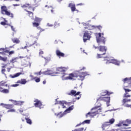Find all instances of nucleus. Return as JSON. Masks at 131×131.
Instances as JSON below:
<instances>
[{"label":"nucleus","mask_w":131,"mask_h":131,"mask_svg":"<svg viewBox=\"0 0 131 131\" xmlns=\"http://www.w3.org/2000/svg\"><path fill=\"white\" fill-rule=\"evenodd\" d=\"M88 75V72H77L75 74L71 73L69 74L68 77V80H72L73 78H74V77H76V78H77L79 80H83L85 77Z\"/></svg>","instance_id":"1"},{"label":"nucleus","mask_w":131,"mask_h":131,"mask_svg":"<svg viewBox=\"0 0 131 131\" xmlns=\"http://www.w3.org/2000/svg\"><path fill=\"white\" fill-rule=\"evenodd\" d=\"M112 94H113V93L109 92L107 90L103 91L101 93V96L97 99V101H104V102H106L107 104H108V103H110V97H105V96H106V95L110 96Z\"/></svg>","instance_id":"2"},{"label":"nucleus","mask_w":131,"mask_h":131,"mask_svg":"<svg viewBox=\"0 0 131 131\" xmlns=\"http://www.w3.org/2000/svg\"><path fill=\"white\" fill-rule=\"evenodd\" d=\"M100 107H101V106H97L93 107L91 112H89L86 114V117H89V116L90 117H95V116L98 115L100 112H101L102 109L100 108Z\"/></svg>","instance_id":"3"},{"label":"nucleus","mask_w":131,"mask_h":131,"mask_svg":"<svg viewBox=\"0 0 131 131\" xmlns=\"http://www.w3.org/2000/svg\"><path fill=\"white\" fill-rule=\"evenodd\" d=\"M96 40L98 45H105L106 42V38L104 37V34L101 33H97L96 34Z\"/></svg>","instance_id":"4"},{"label":"nucleus","mask_w":131,"mask_h":131,"mask_svg":"<svg viewBox=\"0 0 131 131\" xmlns=\"http://www.w3.org/2000/svg\"><path fill=\"white\" fill-rule=\"evenodd\" d=\"M1 13L2 15H6V16H9L10 18H14V14L11 13V12L8 10V8L6 6H1Z\"/></svg>","instance_id":"5"},{"label":"nucleus","mask_w":131,"mask_h":131,"mask_svg":"<svg viewBox=\"0 0 131 131\" xmlns=\"http://www.w3.org/2000/svg\"><path fill=\"white\" fill-rule=\"evenodd\" d=\"M130 88L131 85L128 86H124V88H123V90L125 91V93L123 95V98H130L131 95L128 94V92H131V90L126 89L125 88Z\"/></svg>","instance_id":"6"},{"label":"nucleus","mask_w":131,"mask_h":131,"mask_svg":"<svg viewBox=\"0 0 131 131\" xmlns=\"http://www.w3.org/2000/svg\"><path fill=\"white\" fill-rule=\"evenodd\" d=\"M66 70H67V68L65 67H59L56 69V72H55V75L56 74H62L64 73V72H66Z\"/></svg>","instance_id":"7"},{"label":"nucleus","mask_w":131,"mask_h":131,"mask_svg":"<svg viewBox=\"0 0 131 131\" xmlns=\"http://www.w3.org/2000/svg\"><path fill=\"white\" fill-rule=\"evenodd\" d=\"M68 7L70 8L71 12L73 13L75 11L77 12V13H79V10H78V9H76V6L74 3H69Z\"/></svg>","instance_id":"8"},{"label":"nucleus","mask_w":131,"mask_h":131,"mask_svg":"<svg viewBox=\"0 0 131 131\" xmlns=\"http://www.w3.org/2000/svg\"><path fill=\"white\" fill-rule=\"evenodd\" d=\"M34 102V105L35 107H37V108H39L40 109H41L42 107V103H41V101H40L37 99H35Z\"/></svg>","instance_id":"9"},{"label":"nucleus","mask_w":131,"mask_h":131,"mask_svg":"<svg viewBox=\"0 0 131 131\" xmlns=\"http://www.w3.org/2000/svg\"><path fill=\"white\" fill-rule=\"evenodd\" d=\"M91 38V34L89 33V32H85L83 35V41L86 42L87 40H90Z\"/></svg>","instance_id":"10"},{"label":"nucleus","mask_w":131,"mask_h":131,"mask_svg":"<svg viewBox=\"0 0 131 131\" xmlns=\"http://www.w3.org/2000/svg\"><path fill=\"white\" fill-rule=\"evenodd\" d=\"M95 49H98L99 52L105 53L107 52V47L106 46H99V47H94Z\"/></svg>","instance_id":"11"},{"label":"nucleus","mask_w":131,"mask_h":131,"mask_svg":"<svg viewBox=\"0 0 131 131\" xmlns=\"http://www.w3.org/2000/svg\"><path fill=\"white\" fill-rule=\"evenodd\" d=\"M108 63H112V64H115V65H117V66H119L120 65V61L116 60V59H107V61L106 62V64Z\"/></svg>","instance_id":"12"},{"label":"nucleus","mask_w":131,"mask_h":131,"mask_svg":"<svg viewBox=\"0 0 131 131\" xmlns=\"http://www.w3.org/2000/svg\"><path fill=\"white\" fill-rule=\"evenodd\" d=\"M21 8H23V9H25L26 8H28V9L30 10V11H32V12H34V10H35L34 7H32L31 6V5L29 4H26L23 5V6H21Z\"/></svg>","instance_id":"13"},{"label":"nucleus","mask_w":131,"mask_h":131,"mask_svg":"<svg viewBox=\"0 0 131 131\" xmlns=\"http://www.w3.org/2000/svg\"><path fill=\"white\" fill-rule=\"evenodd\" d=\"M0 105L1 106H2L3 108H6V109H12V108L14 107V105H13V104L1 103Z\"/></svg>","instance_id":"14"},{"label":"nucleus","mask_w":131,"mask_h":131,"mask_svg":"<svg viewBox=\"0 0 131 131\" xmlns=\"http://www.w3.org/2000/svg\"><path fill=\"white\" fill-rule=\"evenodd\" d=\"M44 74H46L47 75H51L52 76H56V74H55V72H53L52 70H49L45 71L44 72Z\"/></svg>","instance_id":"15"},{"label":"nucleus","mask_w":131,"mask_h":131,"mask_svg":"<svg viewBox=\"0 0 131 131\" xmlns=\"http://www.w3.org/2000/svg\"><path fill=\"white\" fill-rule=\"evenodd\" d=\"M80 94V92H76L75 90H71L70 93L68 94L69 96H78Z\"/></svg>","instance_id":"16"},{"label":"nucleus","mask_w":131,"mask_h":131,"mask_svg":"<svg viewBox=\"0 0 131 131\" xmlns=\"http://www.w3.org/2000/svg\"><path fill=\"white\" fill-rule=\"evenodd\" d=\"M56 54L57 57H59V58H61V57L64 58V57H65V54H64L62 52H61L59 50H57L56 51Z\"/></svg>","instance_id":"17"},{"label":"nucleus","mask_w":131,"mask_h":131,"mask_svg":"<svg viewBox=\"0 0 131 131\" xmlns=\"http://www.w3.org/2000/svg\"><path fill=\"white\" fill-rule=\"evenodd\" d=\"M122 102L123 103V105H124V106H125V105H127V103L131 102V99L127 98H124V99H123Z\"/></svg>","instance_id":"18"},{"label":"nucleus","mask_w":131,"mask_h":131,"mask_svg":"<svg viewBox=\"0 0 131 131\" xmlns=\"http://www.w3.org/2000/svg\"><path fill=\"white\" fill-rule=\"evenodd\" d=\"M61 78L62 80H68V74L66 72L61 74Z\"/></svg>","instance_id":"19"},{"label":"nucleus","mask_w":131,"mask_h":131,"mask_svg":"<svg viewBox=\"0 0 131 131\" xmlns=\"http://www.w3.org/2000/svg\"><path fill=\"white\" fill-rule=\"evenodd\" d=\"M124 83H128L131 84V78H125L123 80Z\"/></svg>","instance_id":"20"},{"label":"nucleus","mask_w":131,"mask_h":131,"mask_svg":"<svg viewBox=\"0 0 131 131\" xmlns=\"http://www.w3.org/2000/svg\"><path fill=\"white\" fill-rule=\"evenodd\" d=\"M27 82V81L25 79H21L19 80L16 82V83H20V84H26Z\"/></svg>","instance_id":"21"},{"label":"nucleus","mask_w":131,"mask_h":131,"mask_svg":"<svg viewBox=\"0 0 131 131\" xmlns=\"http://www.w3.org/2000/svg\"><path fill=\"white\" fill-rule=\"evenodd\" d=\"M84 29H89V30H92L93 28H92V26L90 25L89 24H84Z\"/></svg>","instance_id":"22"},{"label":"nucleus","mask_w":131,"mask_h":131,"mask_svg":"<svg viewBox=\"0 0 131 131\" xmlns=\"http://www.w3.org/2000/svg\"><path fill=\"white\" fill-rule=\"evenodd\" d=\"M92 29H98L101 31V30L103 28V27L102 26L99 25V26H92Z\"/></svg>","instance_id":"23"},{"label":"nucleus","mask_w":131,"mask_h":131,"mask_svg":"<svg viewBox=\"0 0 131 131\" xmlns=\"http://www.w3.org/2000/svg\"><path fill=\"white\" fill-rule=\"evenodd\" d=\"M9 101L10 102H14L15 105H22L23 103H24V102L22 101H17L16 100H13V99H10Z\"/></svg>","instance_id":"24"},{"label":"nucleus","mask_w":131,"mask_h":131,"mask_svg":"<svg viewBox=\"0 0 131 131\" xmlns=\"http://www.w3.org/2000/svg\"><path fill=\"white\" fill-rule=\"evenodd\" d=\"M32 77V80H35L36 82H39L40 81V78H37L36 77H33V76H31Z\"/></svg>","instance_id":"25"},{"label":"nucleus","mask_w":131,"mask_h":131,"mask_svg":"<svg viewBox=\"0 0 131 131\" xmlns=\"http://www.w3.org/2000/svg\"><path fill=\"white\" fill-rule=\"evenodd\" d=\"M110 124H109L108 122H105L102 125V128L103 129H105V127H107V126H110Z\"/></svg>","instance_id":"26"},{"label":"nucleus","mask_w":131,"mask_h":131,"mask_svg":"<svg viewBox=\"0 0 131 131\" xmlns=\"http://www.w3.org/2000/svg\"><path fill=\"white\" fill-rule=\"evenodd\" d=\"M11 40L13 43H20V40L17 38H12Z\"/></svg>","instance_id":"27"},{"label":"nucleus","mask_w":131,"mask_h":131,"mask_svg":"<svg viewBox=\"0 0 131 131\" xmlns=\"http://www.w3.org/2000/svg\"><path fill=\"white\" fill-rule=\"evenodd\" d=\"M55 115L59 118H62V117L64 116V114H63L62 112H60L58 114H55Z\"/></svg>","instance_id":"28"},{"label":"nucleus","mask_w":131,"mask_h":131,"mask_svg":"<svg viewBox=\"0 0 131 131\" xmlns=\"http://www.w3.org/2000/svg\"><path fill=\"white\" fill-rule=\"evenodd\" d=\"M74 105H72L71 106H70L69 108H68L64 112H67L68 113H69V112H70L71 111H72V110L73 109H74Z\"/></svg>","instance_id":"29"},{"label":"nucleus","mask_w":131,"mask_h":131,"mask_svg":"<svg viewBox=\"0 0 131 131\" xmlns=\"http://www.w3.org/2000/svg\"><path fill=\"white\" fill-rule=\"evenodd\" d=\"M21 74H22V73H21V72L17 73L14 75H11L10 76H11V78H15L16 77H18V76H20V75H21Z\"/></svg>","instance_id":"30"},{"label":"nucleus","mask_w":131,"mask_h":131,"mask_svg":"<svg viewBox=\"0 0 131 131\" xmlns=\"http://www.w3.org/2000/svg\"><path fill=\"white\" fill-rule=\"evenodd\" d=\"M0 61H3V62H7L8 61V57H2L0 56Z\"/></svg>","instance_id":"31"},{"label":"nucleus","mask_w":131,"mask_h":131,"mask_svg":"<svg viewBox=\"0 0 131 131\" xmlns=\"http://www.w3.org/2000/svg\"><path fill=\"white\" fill-rule=\"evenodd\" d=\"M64 104L67 105L68 104H70V103H68L67 102L64 101H61V104H60V105L62 106V108H66V106L64 105Z\"/></svg>","instance_id":"32"},{"label":"nucleus","mask_w":131,"mask_h":131,"mask_svg":"<svg viewBox=\"0 0 131 131\" xmlns=\"http://www.w3.org/2000/svg\"><path fill=\"white\" fill-rule=\"evenodd\" d=\"M32 46H33V44L29 45V43H28L26 44V46H25L24 47H23L22 49H23V50H25V49H27V48H30V47H32Z\"/></svg>","instance_id":"33"},{"label":"nucleus","mask_w":131,"mask_h":131,"mask_svg":"<svg viewBox=\"0 0 131 131\" xmlns=\"http://www.w3.org/2000/svg\"><path fill=\"white\" fill-rule=\"evenodd\" d=\"M103 55H106V53H103L102 54H97V59H100V58H103Z\"/></svg>","instance_id":"34"},{"label":"nucleus","mask_w":131,"mask_h":131,"mask_svg":"<svg viewBox=\"0 0 131 131\" xmlns=\"http://www.w3.org/2000/svg\"><path fill=\"white\" fill-rule=\"evenodd\" d=\"M34 21L37 23H40L41 21V18H39L38 17H35L34 19Z\"/></svg>","instance_id":"35"},{"label":"nucleus","mask_w":131,"mask_h":131,"mask_svg":"<svg viewBox=\"0 0 131 131\" xmlns=\"http://www.w3.org/2000/svg\"><path fill=\"white\" fill-rule=\"evenodd\" d=\"M108 122L110 125H111V124H113V123L115 122V119H114V118L111 119Z\"/></svg>","instance_id":"36"},{"label":"nucleus","mask_w":131,"mask_h":131,"mask_svg":"<svg viewBox=\"0 0 131 131\" xmlns=\"http://www.w3.org/2000/svg\"><path fill=\"white\" fill-rule=\"evenodd\" d=\"M54 28H58V27H60V24L57 21H55L54 23Z\"/></svg>","instance_id":"37"},{"label":"nucleus","mask_w":131,"mask_h":131,"mask_svg":"<svg viewBox=\"0 0 131 131\" xmlns=\"http://www.w3.org/2000/svg\"><path fill=\"white\" fill-rule=\"evenodd\" d=\"M25 11H26L28 13L29 17H33V13L32 12L28 11L26 9L25 10Z\"/></svg>","instance_id":"38"},{"label":"nucleus","mask_w":131,"mask_h":131,"mask_svg":"<svg viewBox=\"0 0 131 131\" xmlns=\"http://www.w3.org/2000/svg\"><path fill=\"white\" fill-rule=\"evenodd\" d=\"M26 120L27 121V123H28V124H32V121L30 119L27 118H26Z\"/></svg>","instance_id":"39"},{"label":"nucleus","mask_w":131,"mask_h":131,"mask_svg":"<svg viewBox=\"0 0 131 131\" xmlns=\"http://www.w3.org/2000/svg\"><path fill=\"white\" fill-rule=\"evenodd\" d=\"M0 51H3V54L4 53H9V50L5 48H1Z\"/></svg>","instance_id":"40"},{"label":"nucleus","mask_w":131,"mask_h":131,"mask_svg":"<svg viewBox=\"0 0 131 131\" xmlns=\"http://www.w3.org/2000/svg\"><path fill=\"white\" fill-rule=\"evenodd\" d=\"M122 125L124 126H128V124H126V123H121L118 124V126H122Z\"/></svg>","instance_id":"41"},{"label":"nucleus","mask_w":131,"mask_h":131,"mask_svg":"<svg viewBox=\"0 0 131 131\" xmlns=\"http://www.w3.org/2000/svg\"><path fill=\"white\" fill-rule=\"evenodd\" d=\"M91 123V120H84L82 124H84L85 123H87L88 124H90Z\"/></svg>","instance_id":"42"},{"label":"nucleus","mask_w":131,"mask_h":131,"mask_svg":"<svg viewBox=\"0 0 131 131\" xmlns=\"http://www.w3.org/2000/svg\"><path fill=\"white\" fill-rule=\"evenodd\" d=\"M44 59L46 63H48V62H49V61H51V58L48 57H44Z\"/></svg>","instance_id":"43"},{"label":"nucleus","mask_w":131,"mask_h":131,"mask_svg":"<svg viewBox=\"0 0 131 131\" xmlns=\"http://www.w3.org/2000/svg\"><path fill=\"white\" fill-rule=\"evenodd\" d=\"M2 92V93H4V94H9V90L8 89H4Z\"/></svg>","instance_id":"44"},{"label":"nucleus","mask_w":131,"mask_h":131,"mask_svg":"<svg viewBox=\"0 0 131 131\" xmlns=\"http://www.w3.org/2000/svg\"><path fill=\"white\" fill-rule=\"evenodd\" d=\"M33 26L34 27H38L39 24L38 23H33Z\"/></svg>","instance_id":"45"},{"label":"nucleus","mask_w":131,"mask_h":131,"mask_svg":"<svg viewBox=\"0 0 131 131\" xmlns=\"http://www.w3.org/2000/svg\"><path fill=\"white\" fill-rule=\"evenodd\" d=\"M84 129V128L81 127V128H79L78 129H75V130H72V131H83Z\"/></svg>","instance_id":"46"},{"label":"nucleus","mask_w":131,"mask_h":131,"mask_svg":"<svg viewBox=\"0 0 131 131\" xmlns=\"http://www.w3.org/2000/svg\"><path fill=\"white\" fill-rule=\"evenodd\" d=\"M60 104H62V101H57V99H56V102L55 103V105H58Z\"/></svg>","instance_id":"47"},{"label":"nucleus","mask_w":131,"mask_h":131,"mask_svg":"<svg viewBox=\"0 0 131 131\" xmlns=\"http://www.w3.org/2000/svg\"><path fill=\"white\" fill-rule=\"evenodd\" d=\"M8 112H16V110H15V109L11 108L8 111Z\"/></svg>","instance_id":"48"},{"label":"nucleus","mask_w":131,"mask_h":131,"mask_svg":"<svg viewBox=\"0 0 131 131\" xmlns=\"http://www.w3.org/2000/svg\"><path fill=\"white\" fill-rule=\"evenodd\" d=\"M1 25H3V26H5V25H9L8 24H6V23H4V21H2L1 23Z\"/></svg>","instance_id":"49"},{"label":"nucleus","mask_w":131,"mask_h":131,"mask_svg":"<svg viewBox=\"0 0 131 131\" xmlns=\"http://www.w3.org/2000/svg\"><path fill=\"white\" fill-rule=\"evenodd\" d=\"M11 86H12L13 88H17V86H19V84H12L11 85Z\"/></svg>","instance_id":"50"},{"label":"nucleus","mask_w":131,"mask_h":131,"mask_svg":"<svg viewBox=\"0 0 131 131\" xmlns=\"http://www.w3.org/2000/svg\"><path fill=\"white\" fill-rule=\"evenodd\" d=\"M8 54H9V55H13V54H15V51H9Z\"/></svg>","instance_id":"51"},{"label":"nucleus","mask_w":131,"mask_h":131,"mask_svg":"<svg viewBox=\"0 0 131 131\" xmlns=\"http://www.w3.org/2000/svg\"><path fill=\"white\" fill-rule=\"evenodd\" d=\"M82 70H85V67H80V71H82Z\"/></svg>","instance_id":"52"},{"label":"nucleus","mask_w":131,"mask_h":131,"mask_svg":"<svg viewBox=\"0 0 131 131\" xmlns=\"http://www.w3.org/2000/svg\"><path fill=\"white\" fill-rule=\"evenodd\" d=\"M47 26H48L49 27H53V25L52 24L48 23Z\"/></svg>","instance_id":"53"},{"label":"nucleus","mask_w":131,"mask_h":131,"mask_svg":"<svg viewBox=\"0 0 131 131\" xmlns=\"http://www.w3.org/2000/svg\"><path fill=\"white\" fill-rule=\"evenodd\" d=\"M126 122L128 123V124H131V120H126Z\"/></svg>","instance_id":"54"},{"label":"nucleus","mask_w":131,"mask_h":131,"mask_svg":"<svg viewBox=\"0 0 131 131\" xmlns=\"http://www.w3.org/2000/svg\"><path fill=\"white\" fill-rule=\"evenodd\" d=\"M35 74H36V75H40L41 74V72H39L35 73Z\"/></svg>","instance_id":"55"},{"label":"nucleus","mask_w":131,"mask_h":131,"mask_svg":"<svg viewBox=\"0 0 131 131\" xmlns=\"http://www.w3.org/2000/svg\"><path fill=\"white\" fill-rule=\"evenodd\" d=\"M9 26L11 27V29H12V30L13 31H15V28H14V27H13V26H11V25H9Z\"/></svg>","instance_id":"56"},{"label":"nucleus","mask_w":131,"mask_h":131,"mask_svg":"<svg viewBox=\"0 0 131 131\" xmlns=\"http://www.w3.org/2000/svg\"><path fill=\"white\" fill-rule=\"evenodd\" d=\"M5 72H6V69H3L2 70V73H3V74H5Z\"/></svg>","instance_id":"57"},{"label":"nucleus","mask_w":131,"mask_h":131,"mask_svg":"<svg viewBox=\"0 0 131 131\" xmlns=\"http://www.w3.org/2000/svg\"><path fill=\"white\" fill-rule=\"evenodd\" d=\"M125 107H128L131 108V104H125Z\"/></svg>","instance_id":"58"},{"label":"nucleus","mask_w":131,"mask_h":131,"mask_svg":"<svg viewBox=\"0 0 131 131\" xmlns=\"http://www.w3.org/2000/svg\"><path fill=\"white\" fill-rule=\"evenodd\" d=\"M13 7H19L20 6L19 4H13Z\"/></svg>","instance_id":"59"},{"label":"nucleus","mask_w":131,"mask_h":131,"mask_svg":"<svg viewBox=\"0 0 131 131\" xmlns=\"http://www.w3.org/2000/svg\"><path fill=\"white\" fill-rule=\"evenodd\" d=\"M84 4L83 3H79L78 4H77V6H84Z\"/></svg>","instance_id":"60"},{"label":"nucleus","mask_w":131,"mask_h":131,"mask_svg":"<svg viewBox=\"0 0 131 131\" xmlns=\"http://www.w3.org/2000/svg\"><path fill=\"white\" fill-rule=\"evenodd\" d=\"M112 59H110V58H109V57H105V60H106V61H108V60H112Z\"/></svg>","instance_id":"61"},{"label":"nucleus","mask_w":131,"mask_h":131,"mask_svg":"<svg viewBox=\"0 0 131 131\" xmlns=\"http://www.w3.org/2000/svg\"><path fill=\"white\" fill-rule=\"evenodd\" d=\"M39 55H43V51H40Z\"/></svg>","instance_id":"62"},{"label":"nucleus","mask_w":131,"mask_h":131,"mask_svg":"<svg viewBox=\"0 0 131 131\" xmlns=\"http://www.w3.org/2000/svg\"><path fill=\"white\" fill-rule=\"evenodd\" d=\"M4 23H5L7 24V23H8V20H7L6 18H4Z\"/></svg>","instance_id":"63"},{"label":"nucleus","mask_w":131,"mask_h":131,"mask_svg":"<svg viewBox=\"0 0 131 131\" xmlns=\"http://www.w3.org/2000/svg\"><path fill=\"white\" fill-rule=\"evenodd\" d=\"M81 124H82V123L78 124L76 125V126H80V125H81Z\"/></svg>","instance_id":"64"}]
</instances>
